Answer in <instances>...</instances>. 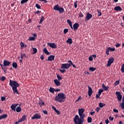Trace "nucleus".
I'll return each instance as SVG.
<instances>
[{"label": "nucleus", "mask_w": 124, "mask_h": 124, "mask_svg": "<svg viewBox=\"0 0 124 124\" xmlns=\"http://www.w3.org/2000/svg\"><path fill=\"white\" fill-rule=\"evenodd\" d=\"M121 71L123 73L124 72V63L122 64V66L121 67Z\"/></svg>", "instance_id": "obj_36"}, {"label": "nucleus", "mask_w": 124, "mask_h": 124, "mask_svg": "<svg viewBox=\"0 0 124 124\" xmlns=\"http://www.w3.org/2000/svg\"><path fill=\"white\" fill-rule=\"evenodd\" d=\"M54 10L59 11L60 13H63L64 12V9L62 7H60L58 4L54 6Z\"/></svg>", "instance_id": "obj_6"}, {"label": "nucleus", "mask_w": 124, "mask_h": 124, "mask_svg": "<svg viewBox=\"0 0 124 124\" xmlns=\"http://www.w3.org/2000/svg\"><path fill=\"white\" fill-rule=\"evenodd\" d=\"M94 114H95V112H94V111L91 112L90 113V114L91 115V116H93V115H94Z\"/></svg>", "instance_id": "obj_51"}, {"label": "nucleus", "mask_w": 124, "mask_h": 124, "mask_svg": "<svg viewBox=\"0 0 124 124\" xmlns=\"http://www.w3.org/2000/svg\"><path fill=\"white\" fill-rule=\"evenodd\" d=\"M67 22L68 23V24L70 25L72 24V22H71V21L69 19L67 20Z\"/></svg>", "instance_id": "obj_40"}, {"label": "nucleus", "mask_w": 124, "mask_h": 124, "mask_svg": "<svg viewBox=\"0 0 124 124\" xmlns=\"http://www.w3.org/2000/svg\"><path fill=\"white\" fill-rule=\"evenodd\" d=\"M36 7L38 9H40V5H39V4H36Z\"/></svg>", "instance_id": "obj_48"}, {"label": "nucleus", "mask_w": 124, "mask_h": 124, "mask_svg": "<svg viewBox=\"0 0 124 124\" xmlns=\"http://www.w3.org/2000/svg\"><path fill=\"white\" fill-rule=\"evenodd\" d=\"M103 93V89H99L98 90V93L99 94H101V93Z\"/></svg>", "instance_id": "obj_37"}, {"label": "nucleus", "mask_w": 124, "mask_h": 124, "mask_svg": "<svg viewBox=\"0 0 124 124\" xmlns=\"http://www.w3.org/2000/svg\"><path fill=\"white\" fill-rule=\"evenodd\" d=\"M43 21H44V16H42L39 23L41 24V23H42Z\"/></svg>", "instance_id": "obj_32"}, {"label": "nucleus", "mask_w": 124, "mask_h": 124, "mask_svg": "<svg viewBox=\"0 0 124 124\" xmlns=\"http://www.w3.org/2000/svg\"><path fill=\"white\" fill-rule=\"evenodd\" d=\"M97 12L99 14L98 15V17H99V16H100L102 15V14L101 13V12L99 11V10H97Z\"/></svg>", "instance_id": "obj_34"}, {"label": "nucleus", "mask_w": 124, "mask_h": 124, "mask_svg": "<svg viewBox=\"0 0 124 124\" xmlns=\"http://www.w3.org/2000/svg\"><path fill=\"white\" fill-rule=\"evenodd\" d=\"M96 70V68H94V67H90L89 68V70H90V71H94Z\"/></svg>", "instance_id": "obj_26"}, {"label": "nucleus", "mask_w": 124, "mask_h": 124, "mask_svg": "<svg viewBox=\"0 0 124 124\" xmlns=\"http://www.w3.org/2000/svg\"><path fill=\"white\" fill-rule=\"evenodd\" d=\"M54 91H55V92H61V89H56Z\"/></svg>", "instance_id": "obj_64"}, {"label": "nucleus", "mask_w": 124, "mask_h": 124, "mask_svg": "<svg viewBox=\"0 0 124 124\" xmlns=\"http://www.w3.org/2000/svg\"><path fill=\"white\" fill-rule=\"evenodd\" d=\"M49 91L50 92V93H54L55 92V89L52 87H50L49 89Z\"/></svg>", "instance_id": "obj_24"}, {"label": "nucleus", "mask_w": 124, "mask_h": 124, "mask_svg": "<svg viewBox=\"0 0 124 124\" xmlns=\"http://www.w3.org/2000/svg\"><path fill=\"white\" fill-rule=\"evenodd\" d=\"M43 112L45 115H47L48 114V112L46 110H43Z\"/></svg>", "instance_id": "obj_47"}, {"label": "nucleus", "mask_w": 124, "mask_h": 124, "mask_svg": "<svg viewBox=\"0 0 124 124\" xmlns=\"http://www.w3.org/2000/svg\"><path fill=\"white\" fill-rule=\"evenodd\" d=\"M7 117V115L6 114H2L0 116V120H2V119H5Z\"/></svg>", "instance_id": "obj_23"}, {"label": "nucleus", "mask_w": 124, "mask_h": 124, "mask_svg": "<svg viewBox=\"0 0 124 124\" xmlns=\"http://www.w3.org/2000/svg\"><path fill=\"white\" fill-rule=\"evenodd\" d=\"M54 60H55V56L50 55L48 57L47 61H49V62H52V61H54Z\"/></svg>", "instance_id": "obj_16"}, {"label": "nucleus", "mask_w": 124, "mask_h": 124, "mask_svg": "<svg viewBox=\"0 0 124 124\" xmlns=\"http://www.w3.org/2000/svg\"><path fill=\"white\" fill-rule=\"evenodd\" d=\"M89 90H88V95L91 96L92 94H93V89L90 86H88Z\"/></svg>", "instance_id": "obj_14"}, {"label": "nucleus", "mask_w": 124, "mask_h": 124, "mask_svg": "<svg viewBox=\"0 0 124 124\" xmlns=\"http://www.w3.org/2000/svg\"><path fill=\"white\" fill-rule=\"evenodd\" d=\"M121 107L122 109H124V103H121Z\"/></svg>", "instance_id": "obj_50"}, {"label": "nucleus", "mask_w": 124, "mask_h": 124, "mask_svg": "<svg viewBox=\"0 0 124 124\" xmlns=\"http://www.w3.org/2000/svg\"><path fill=\"white\" fill-rule=\"evenodd\" d=\"M1 101H4V100H5V97H4L3 96H1Z\"/></svg>", "instance_id": "obj_52"}, {"label": "nucleus", "mask_w": 124, "mask_h": 124, "mask_svg": "<svg viewBox=\"0 0 124 124\" xmlns=\"http://www.w3.org/2000/svg\"><path fill=\"white\" fill-rule=\"evenodd\" d=\"M77 4H78V3L77 1H76L74 3V6L75 8H77Z\"/></svg>", "instance_id": "obj_43"}, {"label": "nucleus", "mask_w": 124, "mask_h": 124, "mask_svg": "<svg viewBox=\"0 0 124 124\" xmlns=\"http://www.w3.org/2000/svg\"><path fill=\"white\" fill-rule=\"evenodd\" d=\"M41 115L40 114H39L38 113H35L32 117H31V120H38L39 119H41Z\"/></svg>", "instance_id": "obj_7"}, {"label": "nucleus", "mask_w": 124, "mask_h": 124, "mask_svg": "<svg viewBox=\"0 0 124 124\" xmlns=\"http://www.w3.org/2000/svg\"><path fill=\"white\" fill-rule=\"evenodd\" d=\"M66 98V96L63 93H59L55 97V100L60 103L64 102V99Z\"/></svg>", "instance_id": "obj_3"}, {"label": "nucleus", "mask_w": 124, "mask_h": 124, "mask_svg": "<svg viewBox=\"0 0 124 124\" xmlns=\"http://www.w3.org/2000/svg\"><path fill=\"white\" fill-rule=\"evenodd\" d=\"M55 111L57 113V115H60V114L61 113L60 111L59 110H58V109H56V110Z\"/></svg>", "instance_id": "obj_53"}, {"label": "nucleus", "mask_w": 124, "mask_h": 124, "mask_svg": "<svg viewBox=\"0 0 124 124\" xmlns=\"http://www.w3.org/2000/svg\"><path fill=\"white\" fill-rule=\"evenodd\" d=\"M44 53H45V54H46V55H50V52H49V51H48V50H47V49H46V48H44L43 50Z\"/></svg>", "instance_id": "obj_22"}, {"label": "nucleus", "mask_w": 124, "mask_h": 124, "mask_svg": "<svg viewBox=\"0 0 124 124\" xmlns=\"http://www.w3.org/2000/svg\"><path fill=\"white\" fill-rule=\"evenodd\" d=\"M71 66L70 64L63 63L62 64L61 67V69L59 70L61 73H64L65 69H68L69 67Z\"/></svg>", "instance_id": "obj_5"}, {"label": "nucleus", "mask_w": 124, "mask_h": 124, "mask_svg": "<svg viewBox=\"0 0 124 124\" xmlns=\"http://www.w3.org/2000/svg\"><path fill=\"white\" fill-rule=\"evenodd\" d=\"M39 104L40 106H42V105H44L45 103L43 101L41 100V101H40Z\"/></svg>", "instance_id": "obj_31"}, {"label": "nucleus", "mask_w": 124, "mask_h": 124, "mask_svg": "<svg viewBox=\"0 0 124 124\" xmlns=\"http://www.w3.org/2000/svg\"><path fill=\"white\" fill-rule=\"evenodd\" d=\"M5 79L6 78L4 76H2L0 78V80H1V81H4Z\"/></svg>", "instance_id": "obj_39"}, {"label": "nucleus", "mask_w": 124, "mask_h": 124, "mask_svg": "<svg viewBox=\"0 0 124 124\" xmlns=\"http://www.w3.org/2000/svg\"><path fill=\"white\" fill-rule=\"evenodd\" d=\"M40 59L41 60H42V61L44 60V56H43V55H41Z\"/></svg>", "instance_id": "obj_60"}, {"label": "nucleus", "mask_w": 124, "mask_h": 124, "mask_svg": "<svg viewBox=\"0 0 124 124\" xmlns=\"http://www.w3.org/2000/svg\"><path fill=\"white\" fill-rule=\"evenodd\" d=\"M10 86L12 87L13 92L14 94H15V93H17V94H19V92H18V90H17V87H19L20 85L17 82L10 80Z\"/></svg>", "instance_id": "obj_2"}, {"label": "nucleus", "mask_w": 124, "mask_h": 124, "mask_svg": "<svg viewBox=\"0 0 124 124\" xmlns=\"http://www.w3.org/2000/svg\"><path fill=\"white\" fill-rule=\"evenodd\" d=\"M32 50H33V52L32 54H36V53L37 52V49H36V48H32Z\"/></svg>", "instance_id": "obj_28"}, {"label": "nucleus", "mask_w": 124, "mask_h": 124, "mask_svg": "<svg viewBox=\"0 0 124 124\" xmlns=\"http://www.w3.org/2000/svg\"><path fill=\"white\" fill-rule=\"evenodd\" d=\"M112 62H114V58H109L108 59V61L107 66L108 67H109V66H110L112 64Z\"/></svg>", "instance_id": "obj_8"}, {"label": "nucleus", "mask_w": 124, "mask_h": 124, "mask_svg": "<svg viewBox=\"0 0 124 124\" xmlns=\"http://www.w3.org/2000/svg\"><path fill=\"white\" fill-rule=\"evenodd\" d=\"M21 59H24L26 57V55L25 54H21Z\"/></svg>", "instance_id": "obj_44"}, {"label": "nucleus", "mask_w": 124, "mask_h": 124, "mask_svg": "<svg viewBox=\"0 0 124 124\" xmlns=\"http://www.w3.org/2000/svg\"><path fill=\"white\" fill-rule=\"evenodd\" d=\"M105 104L104 103H100L99 104V106L100 107V108H103V107H104V106H105Z\"/></svg>", "instance_id": "obj_27"}, {"label": "nucleus", "mask_w": 124, "mask_h": 124, "mask_svg": "<svg viewBox=\"0 0 124 124\" xmlns=\"http://www.w3.org/2000/svg\"><path fill=\"white\" fill-rule=\"evenodd\" d=\"M116 47L117 48H118V47H120V46H121V44L119 43H117L116 45H115Z\"/></svg>", "instance_id": "obj_55"}, {"label": "nucleus", "mask_w": 124, "mask_h": 124, "mask_svg": "<svg viewBox=\"0 0 124 124\" xmlns=\"http://www.w3.org/2000/svg\"><path fill=\"white\" fill-rule=\"evenodd\" d=\"M110 51H111L110 49V47H108V48H107V49H106V54H107L108 56V55H109V52H110Z\"/></svg>", "instance_id": "obj_29"}, {"label": "nucleus", "mask_w": 124, "mask_h": 124, "mask_svg": "<svg viewBox=\"0 0 124 124\" xmlns=\"http://www.w3.org/2000/svg\"><path fill=\"white\" fill-rule=\"evenodd\" d=\"M47 45L49 46L51 48H53V49H55V48H57V45H55V43H47Z\"/></svg>", "instance_id": "obj_11"}, {"label": "nucleus", "mask_w": 124, "mask_h": 124, "mask_svg": "<svg viewBox=\"0 0 124 124\" xmlns=\"http://www.w3.org/2000/svg\"><path fill=\"white\" fill-rule=\"evenodd\" d=\"M93 18V15L88 13L86 15V16L85 17V21H89L90 19Z\"/></svg>", "instance_id": "obj_9"}, {"label": "nucleus", "mask_w": 124, "mask_h": 124, "mask_svg": "<svg viewBox=\"0 0 124 124\" xmlns=\"http://www.w3.org/2000/svg\"><path fill=\"white\" fill-rule=\"evenodd\" d=\"M79 17H80V18H82L83 17H84V15H83V13H80L79 14Z\"/></svg>", "instance_id": "obj_41"}, {"label": "nucleus", "mask_w": 124, "mask_h": 124, "mask_svg": "<svg viewBox=\"0 0 124 124\" xmlns=\"http://www.w3.org/2000/svg\"><path fill=\"white\" fill-rule=\"evenodd\" d=\"M67 43H69L70 44H72V38H68V40L66 41Z\"/></svg>", "instance_id": "obj_25"}, {"label": "nucleus", "mask_w": 124, "mask_h": 124, "mask_svg": "<svg viewBox=\"0 0 124 124\" xmlns=\"http://www.w3.org/2000/svg\"><path fill=\"white\" fill-rule=\"evenodd\" d=\"M99 110H100V108L97 107L96 108V112H99Z\"/></svg>", "instance_id": "obj_56"}, {"label": "nucleus", "mask_w": 124, "mask_h": 124, "mask_svg": "<svg viewBox=\"0 0 124 124\" xmlns=\"http://www.w3.org/2000/svg\"><path fill=\"white\" fill-rule=\"evenodd\" d=\"M85 109L79 108L78 109V115H76L74 118L75 124H83L84 123V118L86 117V114L84 113Z\"/></svg>", "instance_id": "obj_1"}, {"label": "nucleus", "mask_w": 124, "mask_h": 124, "mask_svg": "<svg viewBox=\"0 0 124 124\" xmlns=\"http://www.w3.org/2000/svg\"><path fill=\"white\" fill-rule=\"evenodd\" d=\"M73 28L74 31H76V30H78V28H79V23H75L73 25Z\"/></svg>", "instance_id": "obj_18"}, {"label": "nucleus", "mask_w": 124, "mask_h": 124, "mask_svg": "<svg viewBox=\"0 0 124 124\" xmlns=\"http://www.w3.org/2000/svg\"><path fill=\"white\" fill-rule=\"evenodd\" d=\"M63 32L64 33H67V32H68V29H65L63 30Z\"/></svg>", "instance_id": "obj_42"}, {"label": "nucleus", "mask_w": 124, "mask_h": 124, "mask_svg": "<svg viewBox=\"0 0 124 124\" xmlns=\"http://www.w3.org/2000/svg\"><path fill=\"white\" fill-rule=\"evenodd\" d=\"M92 120H93V119H92V117L88 118V123H92Z\"/></svg>", "instance_id": "obj_38"}, {"label": "nucleus", "mask_w": 124, "mask_h": 124, "mask_svg": "<svg viewBox=\"0 0 124 124\" xmlns=\"http://www.w3.org/2000/svg\"><path fill=\"white\" fill-rule=\"evenodd\" d=\"M29 0H21V4H24V3H26V2H28Z\"/></svg>", "instance_id": "obj_33"}, {"label": "nucleus", "mask_w": 124, "mask_h": 124, "mask_svg": "<svg viewBox=\"0 0 124 124\" xmlns=\"http://www.w3.org/2000/svg\"><path fill=\"white\" fill-rule=\"evenodd\" d=\"M102 87L105 91H108V90H109V86H105V84H104V83L102 84Z\"/></svg>", "instance_id": "obj_19"}, {"label": "nucleus", "mask_w": 124, "mask_h": 124, "mask_svg": "<svg viewBox=\"0 0 124 124\" xmlns=\"http://www.w3.org/2000/svg\"><path fill=\"white\" fill-rule=\"evenodd\" d=\"M114 10H115V11H122V9L121 6H117L114 8Z\"/></svg>", "instance_id": "obj_20"}, {"label": "nucleus", "mask_w": 124, "mask_h": 124, "mask_svg": "<svg viewBox=\"0 0 124 124\" xmlns=\"http://www.w3.org/2000/svg\"><path fill=\"white\" fill-rule=\"evenodd\" d=\"M57 77L58 79L59 80H62V77H61L59 75H57Z\"/></svg>", "instance_id": "obj_46"}, {"label": "nucleus", "mask_w": 124, "mask_h": 124, "mask_svg": "<svg viewBox=\"0 0 124 124\" xmlns=\"http://www.w3.org/2000/svg\"><path fill=\"white\" fill-rule=\"evenodd\" d=\"M119 84H120V80H117L115 82L114 85L115 86H117V85H119Z\"/></svg>", "instance_id": "obj_45"}, {"label": "nucleus", "mask_w": 124, "mask_h": 124, "mask_svg": "<svg viewBox=\"0 0 124 124\" xmlns=\"http://www.w3.org/2000/svg\"><path fill=\"white\" fill-rule=\"evenodd\" d=\"M33 37H30L28 39V40L30 41H33V40H35V37L36 36V34L33 33Z\"/></svg>", "instance_id": "obj_15"}, {"label": "nucleus", "mask_w": 124, "mask_h": 124, "mask_svg": "<svg viewBox=\"0 0 124 124\" xmlns=\"http://www.w3.org/2000/svg\"><path fill=\"white\" fill-rule=\"evenodd\" d=\"M18 104H13L11 106V109L15 112L20 113L22 111V108L20 106H18Z\"/></svg>", "instance_id": "obj_4"}, {"label": "nucleus", "mask_w": 124, "mask_h": 124, "mask_svg": "<svg viewBox=\"0 0 124 124\" xmlns=\"http://www.w3.org/2000/svg\"><path fill=\"white\" fill-rule=\"evenodd\" d=\"M68 62H69V63H70V64L71 65L73 64V62H72V61H71V60H69V61H68Z\"/></svg>", "instance_id": "obj_57"}, {"label": "nucleus", "mask_w": 124, "mask_h": 124, "mask_svg": "<svg viewBox=\"0 0 124 124\" xmlns=\"http://www.w3.org/2000/svg\"><path fill=\"white\" fill-rule=\"evenodd\" d=\"M105 123L106 124H109V120H106L105 121Z\"/></svg>", "instance_id": "obj_63"}, {"label": "nucleus", "mask_w": 124, "mask_h": 124, "mask_svg": "<svg viewBox=\"0 0 124 124\" xmlns=\"http://www.w3.org/2000/svg\"><path fill=\"white\" fill-rule=\"evenodd\" d=\"M100 96V94L98 93L96 95V98H98Z\"/></svg>", "instance_id": "obj_59"}, {"label": "nucleus", "mask_w": 124, "mask_h": 124, "mask_svg": "<svg viewBox=\"0 0 124 124\" xmlns=\"http://www.w3.org/2000/svg\"><path fill=\"white\" fill-rule=\"evenodd\" d=\"M113 112L114 113H119V110L116 108L113 109Z\"/></svg>", "instance_id": "obj_49"}, {"label": "nucleus", "mask_w": 124, "mask_h": 124, "mask_svg": "<svg viewBox=\"0 0 124 124\" xmlns=\"http://www.w3.org/2000/svg\"><path fill=\"white\" fill-rule=\"evenodd\" d=\"M54 82L55 84L56 85V86H57L58 87L59 86H61V82H60V80H59L58 79H54Z\"/></svg>", "instance_id": "obj_17"}, {"label": "nucleus", "mask_w": 124, "mask_h": 124, "mask_svg": "<svg viewBox=\"0 0 124 124\" xmlns=\"http://www.w3.org/2000/svg\"><path fill=\"white\" fill-rule=\"evenodd\" d=\"M116 94L117 96V99H118L119 101H121L122 100V98H123V96H122L121 93L119 92H116Z\"/></svg>", "instance_id": "obj_10"}, {"label": "nucleus", "mask_w": 124, "mask_h": 124, "mask_svg": "<svg viewBox=\"0 0 124 124\" xmlns=\"http://www.w3.org/2000/svg\"><path fill=\"white\" fill-rule=\"evenodd\" d=\"M52 108L53 109L54 111H56L57 110V108H56V107H54V106H52Z\"/></svg>", "instance_id": "obj_62"}, {"label": "nucleus", "mask_w": 124, "mask_h": 124, "mask_svg": "<svg viewBox=\"0 0 124 124\" xmlns=\"http://www.w3.org/2000/svg\"><path fill=\"white\" fill-rule=\"evenodd\" d=\"M27 120V116L23 115L22 117L18 120V123H22V122H24Z\"/></svg>", "instance_id": "obj_12"}, {"label": "nucleus", "mask_w": 124, "mask_h": 124, "mask_svg": "<svg viewBox=\"0 0 124 124\" xmlns=\"http://www.w3.org/2000/svg\"><path fill=\"white\" fill-rule=\"evenodd\" d=\"M24 46H25V44L23 42H20V48L21 49H23L24 47Z\"/></svg>", "instance_id": "obj_35"}, {"label": "nucleus", "mask_w": 124, "mask_h": 124, "mask_svg": "<svg viewBox=\"0 0 124 124\" xmlns=\"http://www.w3.org/2000/svg\"><path fill=\"white\" fill-rule=\"evenodd\" d=\"M81 99V96H79L78 99H77L76 102H78V101H80V100Z\"/></svg>", "instance_id": "obj_54"}, {"label": "nucleus", "mask_w": 124, "mask_h": 124, "mask_svg": "<svg viewBox=\"0 0 124 124\" xmlns=\"http://www.w3.org/2000/svg\"><path fill=\"white\" fill-rule=\"evenodd\" d=\"M109 49L110 50V51H112L113 52H114V51H115V48H111V47H109Z\"/></svg>", "instance_id": "obj_61"}, {"label": "nucleus", "mask_w": 124, "mask_h": 124, "mask_svg": "<svg viewBox=\"0 0 124 124\" xmlns=\"http://www.w3.org/2000/svg\"><path fill=\"white\" fill-rule=\"evenodd\" d=\"M12 66L14 68H17V63L13 62L12 64Z\"/></svg>", "instance_id": "obj_30"}, {"label": "nucleus", "mask_w": 124, "mask_h": 124, "mask_svg": "<svg viewBox=\"0 0 124 124\" xmlns=\"http://www.w3.org/2000/svg\"><path fill=\"white\" fill-rule=\"evenodd\" d=\"M3 66H8L10 64V62L6 60H4L3 62Z\"/></svg>", "instance_id": "obj_13"}, {"label": "nucleus", "mask_w": 124, "mask_h": 124, "mask_svg": "<svg viewBox=\"0 0 124 124\" xmlns=\"http://www.w3.org/2000/svg\"><path fill=\"white\" fill-rule=\"evenodd\" d=\"M109 119L110 121H113L114 120V117H111V116L109 117Z\"/></svg>", "instance_id": "obj_58"}, {"label": "nucleus", "mask_w": 124, "mask_h": 124, "mask_svg": "<svg viewBox=\"0 0 124 124\" xmlns=\"http://www.w3.org/2000/svg\"><path fill=\"white\" fill-rule=\"evenodd\" d=\"M96 58V55H93V56L89 57V61H90V62H92L93 61V59H95Z\"/></svg>", "instance_id": "obj_21"}]
</instances>
